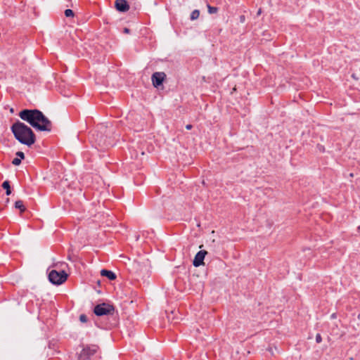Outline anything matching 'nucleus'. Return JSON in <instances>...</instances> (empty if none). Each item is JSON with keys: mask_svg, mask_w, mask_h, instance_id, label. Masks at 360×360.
I'll return each instance as SVG.
<instances>
[{"mask_svg": "<svg viewBox=\"0 0 360 360\" xmlns=\"http://www.w3.org/2000/svg\"><path fill=\"white\" fill-rule=\"evenodd\" d=\"M21 160H20V158H15L13 160L12 164L14 165H19L21 163Z\"/></svg>", "mask_w": 360, "mask_h": 360, "instance_id": "15", "label": "nucleus"}, {"mask_svg": "<svg viewBox=\"0 0 360 360\" xmlns=\"http://www.w3.org/2000/svg\"><path fill=\"white\" fill-rule=\"evenodd\" d=\"M65 15L66 17H72L74 15V13L71 9H66L65 11Z\"/></svg>", "mask_w": 360, "mask_h": 360, "instance_id": "14", "label": "nucleus"}, {"mask_svg": "<svg viewBox=\"0 0 360 360\" xmlns=\"http://www.w3.org/2000/svg\"><path fill=\"white\" fill-rule=\"evenodd\" d=\"M16 155L18 157V158H20V160H22L25 158V155L21 151H18L16 153Z\"/></svg>", "mask_w": 360, "mask_h": 360, "instance_id": "17", "label": "nucleus"}, {"mask_svg": "<svg viewBox=\"0 0 360 360\" xmlns=\"http://www.w3.org/2000/svg\"><path fill=\"white\" fill-rule=\"evenodd\" d=\"M192 127H193V126H192L191 124H187V125L186 126V129H188V130L191 129H192Z\"/></svg>", "mask_w": 360, "mask_h": 360, "instance_id": "20", "label": "nucleus"}, {"mask_svg": "<svg viewBox=\"0 0 360 360\" xmlns=\"http://www.w3.org/2000/svg\"><path fill=\"white\" fill-rule=\"evenodd\" d=\"M15 207L16 209H19L21 212H22L25 210V207L22 200H17L15 202Z\"/></svg>", "mask_w": 360, "mask_h": 360, "instance_id": "10", "label": "nucleus"}, {"mask_svg": "<svg viewBox=\"0 0 360 360\" xmlns=\"http://www.w3.org/2000/svg\"><path fill=\"white\" fill-rule=\"evenodd\" d=\"M335 314H333L332 315V317H333V318H335Z\"/></svg>", "mask_w": 360, "mask_h": 360, "instance_id": "23", "label": "nucleus"}, {"mask_svg": "<svg viewBox=\"0 0 360 360\" xmlns=\"http://www.w3.org/2000/svg\"><path fill=\"white\" fill-rule=\"evenodd\" d=\"M101 275L108 278L110 281H113L116 278L115 274L112 271H109L107 269H102L101 271Z\"/></svg>", "mask_w": 360, "mask_h": 360, "instance_id": "9", "label": "nucleus"}, {"mask_svg": "<svg viewBox=\"0 0 360 360\" xmlns=\"http://www.w3.org/2000/svg\"><path fill=\"white\" fill-rule=\"evenodd\" d=\"M260 13H261V9H259V10L258 11L257 14H258V15H259Z\"/></svg>", "mask_w": 360, "mask_h": 360, "instance_id": "22", "label": "nucleus"}, {"mask_svg": "<svg viewBox=\"0 0 360 360\" xmlns=\"http://www.w3.org/2000/svg\"><path fill=\"white\" fill-rule=\"evenodd\" d=\"M2 187L6 190V195H9L11 193L9 182L8 181H5L2 184Z\"/></svg>", "mask_w": 360, "mask_h": 360, "instance_id": "12", "label": "nucleus"}, {"mask_svg": "<svg viewBox=\"0 0 360 360\" xmlns=\"http://www.w3.org/2000/svg\"><path fill=\"white\" fill-rule=\"evenodd\" d=\"M207 254V252L206 250H200L198 252H197L193 262V266L198 267L204 264L203 261Z\"/></svg>", "mask_w": 360, "mask_h": 360, "instance_id": "7", "label": "nucleus"}, {"mask_svg": "<svg viewBox=\"0 0 360 360\" xmlns=\"http://www.w3.org/2000/svg\"><path fill=\"white\" fill-rule=\"evenodd\" d=\"M68 278V274L64 271L52 270L49 274V281L54 285H60Z\"/></svg>", "mask_w": 360, "mask_h": 360, "instance_id": "3", "label": "nucleus"}, {"mask_svg": "<svg viewBox=\"0 0 360 360\" xmlns=\"http://www.w3.org/2000/svg\"><path fill=\"white\" fill-rule=\"evenodd\" d=\"M240 20L241 22H243L245 20V17L243 15L240 16Z\"/></svg>", "mask_w": 360, "mask_h": 360, "instance_id": "21", "label": "nucleus"}, {"mask_svg": "<svg viewBox=\"0 0 360 360\" xmlns=\"http://www.w3.org/2000/svg\"><path fill=\"white\" fill-rule=\"evenodd\" d=\"M15 138L21 143L30 146L36 141L32 130L23 122L17 121L11 127Z\"/></svg>", "mask_w": 360, "mask_h": 360, "instance_id": "2", "label": "nucleus"}, {"mask_svg": "<svg viewBox=\"0 0 360 360\" xmlns=\"http://www.w3.org/2000/svg\"><path fill=\"white\" fill-rule=\"evenodd\" d=\"M79 320H80L81 322L85 323V322L87 321V317L84 314H81L79 316Z\"/></svg>", "mask_w": 360, "mask_h": 360, "instance_id": "16", "label": "nucleus"}, {"mask_svg": "<svg viewBox=\"0 0 360 360\" xmlns=\"http://www.w3.org/2000/svg\"><path fill=\"white\" fill-rule=\"evenodd\" d=\"M115 6L120 12H126L129 9V6L126 0H116Z\"/></svg>", "mask_w": 360, "mask_h": 360, "instance_id": "8", "label": "nucleus"}, {"mask_svg": "<svg viewBox=\"0 0 360 360\" xmlns=\"http://www.w3.org/2000/svg\"><path fill=\"white\" fill-rule=\"evenodd\" d=\"M114 311V307L108 303L97 304L94 309V314L98 316L112 314Z\"/></svg>", "mask_w": 360, "mask_h": 360, "instance_id": "4", "label": "nucleus"}, {"mask_svg": "<svg viewBox=\"0 0 360 360\" xmlns=\"http://www.w3.org/2000/svg\"><path fill=\"white\" fill-rule=\"evenodd\" d=\"M207 9H208V13L210 14H214V13H217V11H218V8L217 7L211 6L210 4H207Z\"/></svg>", "mask_w": 360, "mask_h": 360, "instance_id": "13", "label": "nucleus"}, {"mask_svg": "<svg viewBox=\"0 0 360 360\" xmlns=\"http://www.w3.org/2000/svg\"><path fill=\"white\" fill-rule=\"evenodd\" d=\"M199 16H200V11L198 9H195L192 11L191 16H190V19L191 20H197L199 18Z\"/></svg>", "mask_w": 360, "mask_h": 360, "instance_id": "11", "label": "nucleus"}, {"mask_svg": "<svg viewBox=\"0 0 360 360\" xmlns=\"http://www.w3.org/2000/svg\"><path fill=\"white\" fill-rule=\"evenodd\" d=\"M19 116L38 131H51L52 129L51 122L39 110L25 109L20 112Z\"/></svg>", "mask_w": 360, "mask_h": 360, "instance_id": "1", "label": "nucleus"}, {"mask_svg": "<svg viewBox=\"0 0 360 360\" xmlns=\"http://www.w3.org/2000/svg\"><path fill=\"white\" fill-rule=\"evenodd\" d=\"M98 350L96 345H90L84 347L78 355V360H88Z\"/></svg>", "mask_w": 360, "mask_h": 360, "instance_id": "5", "label": "nucleus"}, {"mask_svg": "<svg viewBox=\"0 0 360 360\" xmlns=\"http://www.w3.org/2000/svg\"><path fill=\"white\" fill-rule=\"evenodd\" d=\"M124 32L126 34H129L130 32V30L129 28L125 27L124 29Z\"/></svg>", "mask_w": 360, "mask_h": 360, "instance_id": "19", "label": "nucleus"}, {"mask_svg": "<svg viewBox=\"0 0 360 360\" xmlns=\"http://www.w3.org/2000/svg\"><path fill=\"white\" fill-rule=\"evenodd\" d=\"M322 341L321 335L319 333H317L316 335V342L317 343H320Z\"/></svg>", "mask_w": 360, "mask_h": 360, "instance_id": "18", "label": "nucleus"}, {"mask_svg": "<svg viewBox=\"0 0 360 360\" xmlns=\"http://www.w3.org/2000/svg\"><path fill=\"white\" fill-rule=\"evenodd\" d=\"M166 77V75L163 72H156L152 75V82L155 87L161 85Z\"/></svg>", "mask_w": 360, "mask_h": 360, "instance_id": "6", "label": "nucleus"}]
</instances>
